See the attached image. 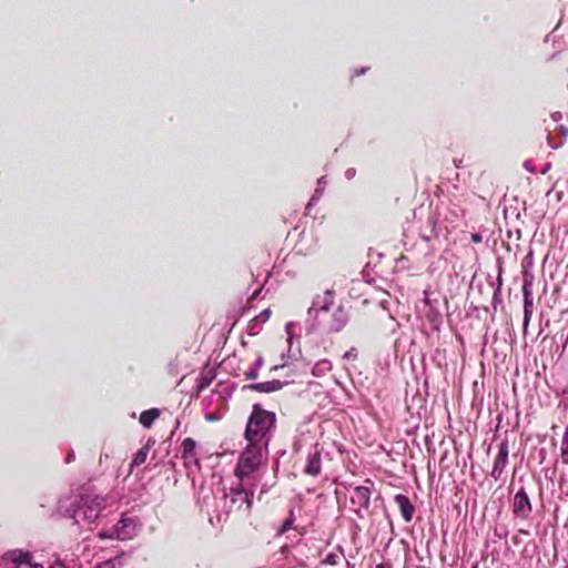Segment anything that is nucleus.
Segmentation results:
<instances>
[{
	"label": "nucleus",
	"instance_id": "obj_16",
	"mask_svg": "<svg viewBox=\"0 0 568 568\" xmlns=\"http://www.w3.org/2000/svg\"><path fill=\"white\" fill-rule=\"evenodd\" d=\"M148 454H149V447L148 446H144V447L140 448L134 454V457L132 459L131 466L132 467H138V466L142 465L146 460Z\"/></svg>",
	"mask_w": 568,
	"mask_h": 568
},
{
	"label": "nucleus",
	"instance_id": "obj_30",
	"mask_svg": "<svg viewBox=\"0 0 568 568\" xmlns=\"http://www.w3.org/2000/svg\"><path fill=\"white\" fill-rule=\"evenodd\" d=\"M30 567H32V568H44L43 565H41V564H31Z\"/></svg>",
	"mask_w": 568,
	"mask_h": 568
},
{
	"label": "nucleus",
	"instance_id": "obj_8",
	"mask_svg": "<svg viewBox=\"0 0 568 568\" xmlns=\"http://www.w3.org/2000/svg\"><path fill=\"white\" fill-rule=\"evenodd\" d=\"M394 500L400 510V515H402L403 519L406 523H410L413 520V517L415 514V507L410 503L409 498L406 495L397 494L394 497Z\"/></svg>",
	"mask_w": 568,
	"mask_h": 568
},
{
	"label": "nucleus",
	"instance_id": "obj_26",
	"mask_svg": "<svg viewBox=\"0 0 568 568\" xmlns=\"http://www.w3.org/2000/svg\"><path fill=\"white\" fill-rule=\"evenodd\" d=\"M562 445H568V426L566 427L562 436Z\"/></svg>",
	"mask_w": 568,
	"mask_h": 568
},
{
	"label": "nucleus",
	"instance_id": "obj_10",
	"mask_svg": "<svg viewBox=\"0 0 568 568\" xmlns=\"http://www.w3.org/2000/svg\"><path fill=\"white\" fill-rule=\"evenodd\" d=\"M348 318L346 312L343 310V307H337L333 315H332V322L329 324V329L332 332H339L344 328L346 325Z\"/></svg>",
	"mask_w": 568,
	"mask_h": 568
},
{
	"label": "nucleus",
	"instance_id": "obj_22",
	"mask_svg": "<svg viewBox=\"0 0 568 568\" xmlns=\"http://www.w3.org/2000/svg\"><path fill=\"white\" fill-rule=\"evenodd\" d=\"M357 349L355 347H352L349 351L345 353L344 358L355 361L357 358Z\"/></svg>",
	"mask_w": 568,
	"mask_h": 568
},
{
	"label": "nucleus",
	"instance_id": "obj_5",
	"mask_svg": "<svg viewBox=\"0 0 568 568\" xmlns=\"http://www.w3.org/2000/svg\"><path fill=\"white\" fill-rule=\"evenodd\" d=\"M511 510L515 517L527 519L532 511V505L525 488H520L514 496Z\"/></svg>",
	"mask_w": 568,
	"mask_h": 568
},
{
	"label": "nucleus",
	"instance_id": "obj_2",
	"mask_svg": "<svg viewBox=\"0 0 568 568\" xmlns=\"http://www.w3.org/2000/svg\"><path fill=\"white\" fill-rule=\"evenodd\" d=\"M268 447L248 443L241 452L234 467V476L237 479H257V474L263 464L267 460Z\"/></svg>",
	"mask_w": 568,
	"mask_h": 568
},
{
	"label": "nucleus",
	"instance_id": "obj_19",
	"mask_svg": "<svg viewBox=\"0 0 568 568\" xmlns=\"http://www.w3.org/2000/svg\"><path fill=\"white\" fill-rule=\"evenodd\" d=\"M185 465L194 464L197 468H201V462L196 454L192 456H182Z\"/></svg>",
	"mask_w": 568,
	"mask_h": 568
},
{
	"label": "nucleus",
	"instance_id": "obj_14",
	"mask_svg": "<svg viewBox=\"0 0 568 568\" xmlns=\"http://www.w3.org/2000/svg\"><path fill=\"white\" fill-rule=\"evenodd\" d=\"M534 311V300L532 298H524V331L527 329L529 322L532 316Z\"/></svg>",
	"mask_w": 568,
	"mask_h": 568
},
{
	"label": "nucleus",
	"instance_id": "obj_15",
	"mask_svg": "<svg viewBox=\"0 0 568 568\" xmlns=\"http://www.w3.org/2000/svg\"><path fill=\"white\" fill-rule=\"evenodd\" d=\"M181 448H182V452H181L182 456H192V455L196 454V452H195L196 443L191 437H187L182 442Z\"/></svg>",
	"mask_w": 568,
	"mask_h": 568
},
{
	"label": "nucleus",
	"instance_id": "obj_13",
	"mask_svg": "<svg viewBox=\"0 0 568 568\" xmlns=\"http://www.w3.org/2000/svg\"><path fill=\"white\" fill-rule=\"evenodd\" d=\"M160 416V409L159 408H151V409H148V410H144L140 414V423L143 425V427L145 428H150L154 420L158 419Z\"/></svg>",
	"mask_w": 568,
	"mask_h": 568
},
{
	"label": "nucleus",
	"instance_id": "obj_27",
	"mask_svg": "<svg viewBox=\"0 0 568 568\" xmlns=\"http://www.w3.org/2000/svg\"><path fill=\"white\" fill-rule=\"evenodd\" d=\"M99 536H100V538H102V539H103V538H114V537H115L114 531H113L112 534H110V535H108V534H105V532H101Z\"/></svg>",
	"mask_w": 568,
	"mask_h": 568
},
{
	"label": "nucleus",
	"instance_id": "obj_17",
	"mask_svg": "<svg viewBox=\"0 0 568 568\" xmlns=\"http://www.w3.org/2000/svg\"><path fill=\"white\" fill-rule=\"evenodd\" d=\"M31 558H32V555L28 551L27 552L19 551V552L12 554V561L17 565L26 564V565L31 566V564H32Z\"/></svg>",
	"mask_w": 568,
	"mask_h": 568
},
{
	"label": "nucleus",
	"instance_id": "obj_20",
	"mask_svg": "<svg viewBox=\"0 0 568 568\" xmlns=\"http://www.w3.org/2000/svg\"><path fill=\"white\" fill-rule=\"evenodd\" d=\"M341 560V556L337 555V554H334V552H329L326 555L325 559H324V562L327 564V565H337Z\"/></svg>",
	"mask_w": 568,
	"mask_h": 568
},
{
	"label": "nucleus",
	"instance_id": "obj_4",
	"mask_svg": "<svg viewBox=\"0 0 568 568\" xmlns=\"http://www.w3.org/2000/svg\"><path fill=\"white\" fill-rule=\"evenodd\" d=\"M81 501L82 505H80L73 514L74 521L77 524L81 520L93 523L99 517V514L103 508L102 500L94 498L91 500V504H88V501H84L82 498Z\"/></svg>",
	"mask_w": 568,
	"mask_h": 568
},
{
	"label": "nucleus",
	"instance_id": "obj_29",
	"mask_svg": "<svg viewBox=\"0 0 568 568\" xmlns=\"http://www.w3.org/2000/svg\"><path fill=\"white\" fill-rule=\"evenodd\" d=\"M473 241H474L475 243H478V242H480V241H481V236H480L479 234H473Z\"/></svg>",
	"mask_w": 568,
	"mask_h": 568
},
{
	"label": "nucleus",
	"instance_id": "obj_1",
	"mask_svg": "<svg viewBox=\"0 0 568 568\" xmlns=\"http://www.w3.org/2000/svg\"><path fill=\"white\" fill-rule=\"evenodd\" d=\"M276 428V415L254 404L247 419L244 438L248 443L268 447L273 430Z\"/></svg>",
	"mask_w": 568,
	"mask_h": 568
},
{
	"label": "nucleus",
	"instance_id": "obj_18",
	"mask_svg": "<svg viewBox=\"0 0 568 568\" xmlns=\"http://www.w3.org/2000/svg\"><path fill=\"white\" fill-rule=\"evenodd\" d=\"M295 517L294 511L290 510L288 517L283 521L282 526L277 530V535L281 536L293 528Z\"/></svg>",
	"mask_w": 568,
	"mask_h": 568
},
{
	"label": "nucleus",
	"instance_id": "obj_28",
	"mask_svg": "<svg viewBox=\"0 0 568 568\" xmlns=\"http://www.w3.org/2000/svg\"><path fill=\"white\" fill-rule=\"evenodd\" d=\"M376 568H392L390 562H382L376 566Z\"/></svg>",
	"mask_w": 568,
	"mask_h": 568
},
{
	"label": "nucleus",
	"instance_id": "obj_7",
	"mask_svg": "<svg viewBox=\"0 0 568 568\" xmlns=\"http://www.w3.org/2000/svg\"><path fill=\"white\" fill-rule=\"evenodd\" d=\"M508 454H509L508 443L501 442L499 445V448H498V454L494 462L493 470H491V476L496 480L500 479V477L505 470V467L508 462Z\"/></svg>",
	"mask_w": 568,
	"mask_h": 568
},
{
	"label": "nucleus",
	"instance_id": "obj_24",
	"mask_svg": "<svg viewBox=\"0 0 568 568\" xmlns=\"http://www.w3.org/2000/svg\"><path fill=\"white\" fill-rule=\"evenodd\" d=\"M246 378L247 379H256L257 378V371L256 369H252L248 373H246Z\"/></svg>",
	"mask_w": 568,
	"mask_h": 568
},
{
	"label": "nucleus",
	"instance_id": "obj_21",
	"mask_svg": "<svg viewBox=\"0 0 568 568\" xmlns=\"http://www.w3.org/2000/svg\"><path fill=\"white\" fill-rule=\"evenodd\" d=\"M530 283L525 280L524 282V285H523V295H524V298H532V292L530 290Z\"/></svg>",
	"mask_w": 568,
	"mask_h": 568
},
{
	"label": "nucleus",
	"instance_id": "obj_6",
	"mask_svg": "<svg viewBox=\"0 0 568 568\" xmlns=\"http://www.w3.org/2000/svg\"><path fill=\"white\" fill-rule=\"evenodd\" d=\"M372 490L367 486H357L354 488L351 496L352 505L356 506V514H359L361 509H368L371 505Z\"/></svg>",
	"mask_w": 568,
	"mask_h": 568
},
{
	"label": "nucleus",
	"instance_id": "obj_12",
	"mask_svg": "<svg viewBox=\"0 0 568 568\" xmlns=\"http://www.w3.org/2000/svg\"><path fill=\"white\" fill-rule=\"evenodd\" d=\"M132 524V520L130 518H122L118 521V524L113 527L115 538L125 540L131 538V535L126 532V527H129Z\"/></svg>",
	"mask_w": 568,
	"mask_h": 568
},
{
	"label": "nucleus",
	"instance_id": "obj_9",
	"mask_svg": "<svg viewBox=\"0 0 568 568\" xmlns=\"http://www.w3.org/2000/svg\"><path fill=\"white\" fill-rule=\"evenodd\" d=\"M321 470H322L321 453H320V450L315 449L313 453L308 454L303 471L305 475L316 477L321 474Z\"/></svg>",
	"mask_w": 568,
	"mask_h": 568
},
{
	"label": "nucleus",
	"instance_id": "obj_11",
	"mask_svg": "<svg viewBox=\"0 0 568 568\" xmlns=\"http://www.w3.org/2000/svg\"><path fill=\"white\" fill-rule=\"evenodd\" d=\"M282 386L283 383L281 381L273 379L270 382L252 384L248 388L258 393H272L280 390Z\"/></svg>",
	"mask_w": 568,
	"mask_h": 568
},
{
	"label": "nucleus",
	"instance_id": "obj_31",
	"mask_svg": "<svg viewBox=\"0 0 568 568\" xmlns=\"http://www.w3.org/2000/svg\"><path fill=\"white\" fill-rule=\"evenodd\" d=\"M210 382H206V381H203V383L201 384V388H204L205 386L209 385Z\"/></svg>",
	"mask_w": 568,
	"mask_h": 568
},
{
	"label": "nucleus",
	"instance_id": "obj_25",
	"mask_svg": "<svg viewBox=\"0 0 568 568\" xmlns=\"http://www.w3.org/2000/svg\"><path fill=\"white\" fill-rule=\"evenodd\" d=\"M74 458H75L74 452H73V450H70V452L68 453V455H67V459H65V462H67L68 464H70L71 462H73V460H74Z\"/></svg>",
	"mask_w": 568,
	"mask_h": 568
},
{
	"label": "nucleus",
	"instance_id": "obj_3",
	"mask_svg": "<svg viewBox=\"0 0 568 568\" xmlns=\"http://www.w3.org/2000/svg\"><path fill=\"white\" fill-rule=\"evenodd\" d=\"M255 488L256 483L252 479H237V483L233 484L230 488L231 503L236 504L241 501L239 509L242 508V505H245L244 513L246 516H250L252 513Z\"/></svg>",
	"mask_w": 568,
	"mask_h": 568
},
{
	"label": "nucleus",
	"instance_id": "obj_23",
	"mask_svg": "<svg viewBox=\"0 0 568 568\" xmlns=\"http://www.w3.org/2000/svg\"><path fill=\"white\" fill-rule=\"evenodd\" d=\"M561 459L564 464L568 465V445H564L561 448Z\"/></svg>",
	"mask_w": 568,
	"mask_h": 568
}]
</instances>
